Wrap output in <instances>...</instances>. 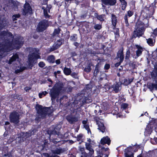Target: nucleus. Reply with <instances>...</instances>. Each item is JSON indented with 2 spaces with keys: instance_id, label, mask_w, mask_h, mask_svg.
I'll return each mask as SVG.
<instances>
[{
  "instance_id": "64",
  "label": "nucleus",
  "mask_w": 157,
  "mask_h": 157,
  "mask_svg": "<svg viewBox=\"0 0 157 157\" xmlns=\"http://www.w3.org/2000/svg\"><path fill=\"white\" fill-rule=\"evenodd\" d=\"M133 79H129L128 80V82L127 83V85H128L131 83V82H132L133 81Z\"/></svg>"
},
{
  "instance_id": "11",
  "label": "nucleus",
  "mask_w": 157,
  "mask_h": 157,
  "mask_svg": "<svg viewBox=\"0 0 157 157\" xmlns=\"http://www.w3.org/2000/svg\"><path fill=\"white\" fill-rule=\"evenodd\" d=\"M151 78L153 81L157 82V63H155L154 65V68L151 72Z\"/></svg>"
},
{
  "instance_id": "52",
  "label": "nucleus",
  "mask_w": 157,
  "mask_h": 157,
  "mask_svg": "<svg viewBox=\"0 0 157 157\" xmlns=\"http://www.w3.org/2000/svg\"><path fill=\"white\" fill-rule=\"evenodd\" d=\"M133 14L134 12L133 11L129 10L127 12V14H126L127 16H128L129 17H131L133 15Z\"/></svg>"
},
{
  "instance_id": "36",
  "label": "nucleus",
  "mask_w": 157,
  "mask_h": 157,
  "mask_svg": "<svg viewBox=\"0 0 157 157\" xmlns=\"http://www.w3.org/2000/svg\"><path fill=\"white\" fill-rule=\"evenodd\" d=\"M147 44L151 46H153L155 44V42H153V39L151 38H149L146 39Z\"/></svg>"
},
{
  "instance_id": "12",
  "label": "nucleus",
  "mask_w": 157,
  "mask_h": 157,
  "mask_svg": "<svg viewBox=\"0 0 157 157\" xmlns=\"http://www.w3.org/2000/svg\"><path fill=\"white\" fill-rule=\"evenodd\" d=\"M116 58L117 59H119V60L123 61L124 56V48L123 47L121 48L117 53Z\"/></svg>"
},
{
  "instance_id": "20",
  "label": "nucleus",
  "mask_w": 157,
  "mask_h": 157,
  "mask_svg": "<svg viewBox=\"0 0 157 157\" xmlns=\"http://www.w3.org/2000/svg\"><path fill=\"white\" fill-rule=\"evenodd\" d=\"M132 148L131 146H130L125 149L124 155L125 157H134V154L133 153L130 155L129 153L131 152V150Z\"/></svg>"
},
{
  "instance_id": "33",
  "label": "nucleus",
  "mask_w": 157,
  "mask_h": 157,
  "mask_svg": "<svg viewBox=\"0 0 157 157\" xmlns=\"http://www.w3.org/2000/svg\"><path fill=\"white\" fill-rule=\"evenodd\" d=\"M98 129L100 130L101 132L104 133L105 131V127L104 126V124L100 122L98 125Z\"/></svg>"
},
{
  "instance_id": "7",
  "label": "nucleus",
  "mask_w": 157,
  "mask_h": 157,
  "mask_svg": "<svg viewBox=\"0 0 157 157\" xmlns=\"http://www.w3.org/2000/svg\"><path fill=\"white\" fill-rule=\"evenodd\" d=\"M9 118L10 121L11 123L17 124L20 122L19 114L16 111L10 113Z\"/></svg>"
},
{
  "instance_id": "1",
  "label": "nucleus",
  "mask_w": 157,
  "mask_h": 157,
  "mask_svg": "<svg viewBox=\"0 0 157 157\" xmlns=\"http://www.w3.org/2000/svg\"><path fill=\"white\" fill-rule=\"evenodd\" d=\"M36 109L38 117L40 118H44L47 115L51 114L52 112L50 107H43L39 104L36 105Z\"/></svg>"
},
{
  "instance_id": "13",
  "label": "nucleus",
  "mask_w": 157,
  "mask_h": 157,
  "mask_svg": "<svg viewBox=\"0 0 157 157\" xmlns=\"http://www.w3.org/2000/svg\"><path fill=\"white\" fill-rule=\"evenodd\" d=\"M66 119L70 124H74L78 121V118L75 116L71 115H68L66 117Z\"/></svg>"
},
{
  "instance_id": "47",
  "label": "nucleus",
  "mask_w": 157,
  "mask_h": 157,
  "mask_svg": "<svg viewBox=\"0 0 157 157\" xmlns=\"http://www.w3.org/2000/svg\"><path fill=\"white\" fill-rule=\"evenodd\" d=\"M81 150L82 151V154L83 155H81L80 157H88V154L87 153H86L85 151L82 152V151H84V148H82L81 149Z\"/></svg>"
},
{
  "instance_id": "40",
  "label": "nucleus",
  "mask_w": 157,
  "mask_h": 157,
  "mask_svg": "<svg viewBox=\"0 0 157 157\" xmlns=\"http://www.w3.org/2000/svg\"><path fill=\"white\" fill-rule=\"evenodd\" d=\"M77 39V36L76 34H74L70 37V40L71 41H76Z\"/></svg>"
},
{
  "instance_id": "39",
  "label": "nucleus",
  "mask_w": 157,
  "mask_h": 157,
  "mask_svg": "<svg viewBox=\"0 0 157 157\" xmlns=\"http://www.w3.org/2000/svg\"><path fill=\"white\" fill-rule=\"evenodd\" d=\"M121 9L122 10H124L126 8L127 4V2L125 1L121 2Z\"/></svg>"
},
{
  "instance_id": "53",
  "label": "nucleus",
  "mask_w": 157,
  "mask_h": 157,
  "mask_svg": "<svg viewBox=\"0 0 157 157\" xmlns=\"http://www.w3.org/2000/svg\"><path fill=\"white\" fill-rule=\"evenodd\" d=\"M45 65L43 61L40 62L38 63L39 66L41 68L44 67Z\"/></svg>"
},
{
  "instance_id": "30",
  "label": "nucleus",
  "mask_w": 157,
  "mask_h": 157,
  "mask_svg": "<svg viewBox=\"0 0 157 157\" xmlns=\"http://www.w3.org/2000/svg\"><path fill=\"white\" fill-rule=\"evenodd\" d=\"M63 39L60 38L59 40H57L54 44L58 48L62 44V41H63Z\"/></svg>"
},
{
  "instance_id": "56",
  "label": "nucleus",
  "mask_w": 157,
  "mask_h": 157,
  "mask_svg": "<svg viewBox=\"0 0 157 157\" xmlns=\"http://www.w3.org/2000/svg\"><path fill=\"white\" fill-rule=\"evenodd\" d=\"M110 67V65L109 63H106L104 66V69L106 70H108Z\"/></svg>"
},
{
  "instance_id": "21",
  "label": "nucleus",
  "mask_w": 157,
  "mask_h": 157,
  "mask_svg": "<svg viewBox=\"0 0 157 157\" xmlns=\"http://www.w3.org/2000/svg\"><path fill=\"white\" fill-rule=\"evenodd\" d=\"M152 131V128L151 126L148 125H147L144 132V135L147 136H149L151 134Z\"/></svg>"
},
{
  "instance_id": "17",
  "label": "nucleus",
  "mask_w": 157,
  "mask_h": 157,
  "mask_svg": "<svg viewBox=\"0 0 157 157\" xmlns=\"http://www.w3.org/2000/svg\"><path fill=\"white\" fill-rule=\"evenodd\" d=\"M12 3L11 9L14 11H17L18 10V6H19L20 3L17 1H15L13 0H11Z\"/></svg>"
},
{
  "instance_id": "57",
  "label": "nucleus",
  "mask_w": 157,
  "mask_h": 157,
  "mask_svg": "<svg viewBox=\"0 0 157 157\" xmlns=\"http://www.w3.org/2000/svg\"><path fill=\"white\" fill-rule=\"evenodd\" d=\"M123 61H121L119 60V61L118 62H117L115 64V67H118L119 66L121 63L123 62Z\"/></svg>"
},
{
  "instance_id": "6",
  "label": "nucleus",
  "mask_w": 157,
  "mask_h": 157,
  "mask_svg": "<svg viewBox=\"0 0 157 157\" xmlns=\"http://www.w3.org/2000/svg\"><path fill=\"white\" fill-rule=\"evenodd\" d=\"M61 89L60 86H54L51 90L50 94L52 100H55L58 97Z\"/></svg>"
},
{
  "instance_id": "3",
  "label": "nucleus",
  "mask_w": 157,
  "mask_h": 157,
  "mask_svg": "<svg viewBox=\"0 0 157 157\" xmlns=\"http://www.w3.org/2000/svg\"><path fill=\"white\" fill-rule=\"evenodd\" d=\"M40 58V54L37 52H33L29 55L28 59L29 64L31 68L37 63V59Z\"/></svg>"
},
{
  "instance_id": "54",
  "label": "nucleus",
  "mask_w": 157,
  "mask_h": 157,
  "mask_svg": "<svg viewBox=\"0 0 157 157\" xmlns=\"http://www.w3.org/2000/svg\"><path fill=\"white\" fill-rule=\"evenodd\" d=\"M43 155L45 157H56L55 156L51 155L50 154L47 153H43Z\"/></svg>"
},
{
  "instance_id": "44",
  "label": "nucleus",
  "mask_w": 157,
  "mask_h": 157,
  "mask_svg": "<svg viewBox=\"0 0 157 157\" xmlns=\"http://www.w3.org/2000/svg\"><path fill=\"white\" fill-rule=\"evenodd\" d=\"M99 67V63H98L95 68V70H94V74H97L99 73V70L98 68Z\"/></svg>"
},
{
  "instance_id": "51",
  "label": "nucleus",
  "mask_w": 157,
  "mask_h": 157,
  "mask_svg": "<svg viewBox=\"0 0 157 157\" xmlns=\"http://www.w3.org/2000/svg\"><path fill=\"white\" fill-rule=\"evenodd\" d=\"M45 11L44 12V17L45 18H49L51 16L48 13L47 10H45Z\"/></svg>"
},
{
  "instance_id": "43",
  "label": "nucleus",
  "mask_w": 157,
  "mask_h": 157,
  "mask_svg": "<svg viewBox=\"0 0 157 157\" xmlns=\"http://www.w3.org/2000/svg\"><path fill=\"white\" fill-rule=\"evenodd\" d=\"M124 22L125 26L126 27H128L129 25V24L128 22V17L126 14L125 15L124 17Z\"/></svg>"
},
{
  "instance_id": "60",
  "label": "nucleus",
  "mask_w": 157,
  "mask_h": 157,
  "mask_svg": "<svg viewBox=\"0 0 157 157\" xmlns=\"http://www.w3.org/2000/svg\"><path fill=\"white\" fill-rule=\"evenodd\" d=\"M153 34L155 36H157V28L155 29L153 32Z\"/></svg>"
},
{
  "instance_id": "18",
  "label": "nucleus",
  "mask_w": 157,
  "mask_h": 157,
  "mask_svg": "<svg viewBox=\"0 0 157 157\" xmlns=\"http://www.w3.org/2000/svg\"><path fill=\"white\" fill-rule=\"evenodd\" d=\"M110 143L111 140L108 136L103 137L100 141L101 144L102 145H104L105 144L109 145L110 144Z\"/></svg>"
},
{
  "instance_id": "8",
  "label": "nucleus",
  "mask_w": 157,
  "mask_h": 157,
  "mask_svg": "<svg viewBox=\"0 0 157 157\" xmlns=\"http://www.w3.org/2000/svg\"><path fill=\"white\" fill-rule=\"evenodd\" d=\"M21 11L24 16H26L28 14L31 15L33 13L32 9L30 4L27 2H26L24 4Z\"/></svg>"
},
{
  "instance_id": "19",
  "label": "nucleus",
  "mask_w": 157,
  "mask_h": 157,
  "mask_svg": "<svg viewBox=\"0 0 157 157\" xmlns=\"http://www.w3.org/2000/svg\"><path fill=\"white\" fill-rule=\"evenodd\" d=\"M155 83L151 82H148L147 83V86L151 91H152L154 90H157V82H155Z\"/></svg>"
},
{
  "instance_id": "14",
  "label": "nucleus",
  "mask_w": 157,
  "mask_h": 157,
  "mask_svg": "<svg viewBox=\"0 0 157 157\" xmlns=\"http://www.w3.org/2000/svg\"><path fill=\"white\" fill-rule=\"evenodd\" d=\"M135 46L137 49L136 51V56L138 57L142 55L143 52L144 50V48L140 45L136 44Z\"/></svg>"
},
{
  "instance_id": "25",
  "label": "nucleus",
  "mask_w": 157,
  "mask_h": 157,
  "mask_svg": "<svg viewBox=\"0 0 157 157\" xmlns=\"http://www.w3.org/2000/svg\"><path fill=\"white\" fill-rule=\"evenodd\" d=\"M86 97H85L80 99L77 103L78 104L79 102H80L79 104L78 105L79 107H81L83 106L85 103H86Z\"/></svg>"
},
{
  "instance_id": "62",
  "label": "nucleus",
  "mask_w": 157,
  "mask_h": 157,
  "mask_svg": "<svg viewBox=\"0 0 157 157\" xmlns=\"http://www.w3.org/2000/svg\"><path fill=\"white\" fill-rule=\"evenodd\" d=\"M39 36L37 34H34L33 36V37L35 39H37L39 37Z\"/></svg>"
},
{
  "instance_id": "15",
  "label": "nucleus",
  "mask_w": 157,
  "mask_h": 157,
  "mask_svg": "<svg viewBox=\"0 0 157 157\" xmlns=\"http://www.w3.org/2000/svg\"><path fill=\"white\" fill-rule=\"evenodd\" d=\"M121 84L119 82H116L113 85H112L111 87L113 88V90L115 92V93H118L121 90L119 89Z\"/></svg>"
},
{
  "instance_id": "48",
  "label": "nucleus",
  "mask_w": 157,
  "mask_h": 157,
  "mask_svg": "<svg viewBox=\"0 0 157 157\" xmlns=\"http://www.w3.org/2000/svg\"><path fill=\"white\" fill-rule=\"evenodd\" d=\"M91 70V68L90 65H88L85 68L84 71L86 72H89Z\"/></svg>"
},
{
  "instance_id": "16",
  "label": "nucleus",
  "mask_w": 157,
  "mask_h": 157,
  "mask_svg": "<svg viewBox=\"0 0 157 157\" xmlns=\"http://www.w3.org/2000/svg\"><path fill=\"white\" fill-rule=\"evenodd\" d=\"M101 2L105 5L110 6L115 5L117 3V0H101Z\"/></svg>"
},
{
  "instance_id": "38",
  "label": "nucleus",
  "mask_w": 157,
  "mask_h": 157,
  "mask_svg": "<svg viewBox=\"0 0 157 157\" xmlns=\"http://www.w3.org/2000/svg\"><path fill=\"white\" fill-rule=\"evenodd\" d=\"M95 16H96L97 19L100 20V21L102 22L104 20V16H105V15L101 14V15H99L98 14H97V15H95Z\"/></svg>"
},
{
  "instance_id": "27",
  "label": "nucleus",
  "mask_w": 157,
  "mask_h": 157,
  "mask_svg": "<svg viewBox=\"0 0 157 157\" xmlns=\"http://www.w3.org/2000/svg\"><path fill=\"white\" fill-rule=\"evenodd\" d=\"M113 32L114 33L115 37H118L120 36L119 29L116 28V25L113 26Z\"/></svg>"
},
{
  "instance_id": "34",
  "label": "nucleus",
  "mask_w": 157,
  "mask_h": 157,
  "mask_svg": "<svg viewBox=\"0 0 157 157\" xmlns=\"http://www.w3.org/2000/svg\"><path fill=\"white\" fill-rule=\"evenodd\" d=\"M102 23L99 24H96V23H93L94 25V28L96 30H99L102 28Z\"/></svg>"
},
{
  "instance_id": "46",
  "label": "nucleus",
  "mask_w": 157,
  "mask_h": 157,
  "mask_svg": "<svg viewBox=\"0 0 157 157\" xmlns=\"http://www.w3.org/2000/svg\"><path fill=\"white\" fill-rule=\"evenodd\" d=\"M58 49V48L54 44H53L52 47L50 48V49L49 50V52H52Z\"/></svg>"
},
{
  "instance_id": "31",
  "label": "nucleus",
  "mask_w": 157,
  "mask_h": 157,
  "mask_svg": "<svg viewBox=\"0 0 157 157\" xmlns=\"http://www.w3.org/2000/svg\"><path fill=\"white\" fill-rule=\"evenodd\" d=\"M55 59V57L53 55H51L48 56L47 59V60L49 62L52 63H54Z\"/></svg>"
},
{
  "instance_id": "9",
  "label": "nucleus",
  "mask_w": 157,
  "mask_h": 157,
  "mask_svg": "<svg viewBox=\"0 0 157 157\" xmlns=\"http://www.w3.org/2000/svg\"><path fill=\"white\" fill-rule=\"evenodd\" d=\"M145 29L135 28V30L132 34L131 39H135L136 37L139 38L142 36L144 34Z\"/></svg>"
},
{
  "instance_id": "50",
  "label": "nucleus",
  "mask_w": 157,
  "mask_h": 157,
  "mask_svg": "<svg viewBox=\"0 0 157 157\" xmlns=\"http://www.w3.org/2000/svg\"><path fill=\"white\" fill-rule=\"evenodd\" d=\"M5 23H3L2 21H1L0 20V30H2L5 27Z\"/></svg>"
},
{
  "instance_id": "26",
  "label": "nucleus",
  "mask_w": 157,
  "mask_h": 157,
  "mask_svg": "<svg viewBox=\"0 0 157 157\" xmlns=\"http://www.w3.org/2000/svg\"><path fill=\"white\" fill-rule=\"evenodd\" d=\"M18 58V56L17 54L13 55L12 57L9 59V63L10 64H12L13 62L15 61Z\"/></svg>"
},
{
  "instance_id": "5",
  "label": "nucleus",
  "mask_w": 157,
  "mask_h": 157,
  "mask_svg": "<svg viewBox=\"0 0 157 157\" xmlns=\"http://www.w3.org/2000/svg\"><path fill=\"white\" fill-rule=\"evenodd\" d=\"M12 38V44L15 48L18 49L21 48L24 44L23 38L21 36H18L15 38L13 37Z\"/></svg>"
},
{
  "instance_id": "2",
  "label": "nucleus",
  "mask_w": 157,
  "mask_h": 157,
  "mask_svg": "<svg viewBox=\"0 0 157 157\" xmlns=\"http://www.w3.org/2000/svg\"><path fill=\"white\" fill-rule=\"evenodd\" d=\"M52 24V22L51 21H49L46 19L42 20L38 23L36 30L39 33L42 32L46 30Z\"/></svg>"
},
{
  "instance_id": "22",
  "label": "nucleus",
  "mask_w": 157,
  "mask_h": 157,
  "mask_svg": "<svg viewBox=\"0 0 157 157\" xmlns=\"http://www.w3.org/2000/svg\"><path fill=\"white\" fill-rule=\"evenodd\" d=\"M0 35L3 36H7L8 37L11 38H13L14 37L13 36L11 32H8L5 31H2L0 33Z\"/></svg>"
},
{
  "instance_id": "35",
  "label": "nucleus",
  "mask_w": 157,
  "mask_h": 157,
  "mask_svg": "<svg viewBox=\"0 0 157 157\" xmlns=\"http://www.w3.org/2000/svg\"><path fill=\"white\" fill-rule=\"evenodd\" d=\"M130 54V50L129 49H127L126 52L125 56V61H129Z\"/></svg>"
},
{
  "instance_id": "63",
  "label": "nucleus",
  "mask_w": 157,
  "mask_h": 157,
  "mask_svg": "<svg viewBox=\"0 0 157 157\" xmlns=\"http://www.w3.org/2000/svg\"><path fill=\"white\" fill-rule=\"evenodd\" d=\"M56 63L57 65H59L60 63V59H58L56 60Z\"/></svg>"
},
{
  "instance_id": "61",
  "label": "nucleus",
  "mask_w": 157,
  "mask_h": 157,
  "mask_svg": "<svg viewBox=\"0 0 157 157\" xmlns=\"http://www.w3.org/2000/svg\"><path fill=\"white\" fill-rule=\"evenodd\" d=\"M71 76L73 77L76 78L77 76V74L75 72H73L71 74Z\"/></svg>"
},
{
  "instance_id": "24",
  "label": "nucleus",
  "mask_w": 157,
  "mask_h": 157,
  "mask_svg": "<svg viewBox=\"0 0 157 157\" xmlns=\"http://www.w3.org/2000/svg\"><path fill=\"white\" fill-rule=\"evenodd\" d=\"M12 3H11V0H9L8 2L5 4L3 8L6 11H8V10H11Z\"/></svg>"
},
{
  "instance_id": "59",
  "label": "nucleus",
  "mask_w": 157,
  "mask_h": 157,
  "mask_svg": "<svg viewBox=\"0 0 157 157\" xmlns=\"http://www.w3.org/2000/svg\"><path fill=\"white\" fill-rule=\"evenodd\" d=\"M47 7L48 9L47 10H48V12L49 13H50V10L52 8V6L51 5H49V6H48V5H47Z\"/></svg>"
},
{
  "instance_id": "41",
  "label": "nucleus",
  "mask_w": 157,
  "mask_h": 157,
  "mask_svg": "<svg viewBox=\"0 0 157 157\" xmlns=\"http://www.w3.org/2000/svg\"><path fill=\"white\" fill-rule=\"evenodd\" d=\"M61 29L59 28L55 29L53 33V36H55L57 35H58L59 34Z\"/></svg>"
},
{
  "instance_id": "42",
  "label": "nucleus",
  "mask_w": 157,
  "mask_h": 157,
  "mask_svg": "<svg viewBox=\"0 0 157 157\" xmlns=\"http://www.w3.org/2000/svg\"><path fill=\"white\" fill-rule=\"evenodd\" d=\"M21 17V15L19 13L13 15L12 16V18L13 21H14L17 20V18H19Z\"/></svg>"
},
{
  "instance_id": "37",
  "label": "nucleus",
  "mask_w": 157,
  "mask_h": 157,
  "mask_svg": "<svg viewBox=\"0 0 157 157\" xmlns=\"http://www.w3.org/2000/svg\"><path fill=\"white\" fill-rule=\"evenodd\" d=\"M71 71L70 68L65 67L63 70V72L64 74L67 75H69L70 74Z\"/></svg>"
},
{
  "instance_id": "23",
  "label": "nucleus",
  "mask_w": 157,
  "mask_h": 157,
  "mask_svg": "<svg viewBox=\"0 0 157 157\" xmlns=\"http://www.w3.org/2000/svg\"><path fill=\"white\" fill-rule=\"evenodd\" d=\"M144 23L141 21L138 20L137 21L135 27V28L137 29H145L144 27Z\"/></svg>"
},
{
  "instance_id": "29",
  "label": "nucleus",
  "mask_w": 157,
  "mask_h": 157,
  "mask_svg": "<svg viewBox=\"0 0 157 157\" xmlns=\"http://www.w3.org/2000/svg\"><path fill=\"white\" fill-rule=\"evenodd\" d=\"M111 22L113 26L116 25L117 23V17L116 15L114 14H112L111 15Z\"/></svg>"
},
{
  "instance_id": "45",
  "label": "nucleus",
  "mask_w": 157,
  "mask_h": 157,
  "mask_svg": "<svg viewBox=\"0 0 157 157\" xmlns=\"http://www.w3.org/2000/svg\"><path fill=\"white\" fill-rule=\"evenodd\" d=\"M83 136V135L82 134H80L77 135V140L78 141H81L82 142L83 141L82 138Z\"/></svg>"
},
{
  "instance_id": "58",
  "label": "nucleus",
  "mask_w": 157,
  "mask_h": 157,
  "mask_svg": "<svg viewBox=\"0 0 157 157\" xmlns=\"http://www.w3.org/2000/svg\"><path fill=\"white\" fill-rule=\"evenodd\" d=\"M86 148V149H88L90 147H91V146L90 144L89 143H86L85 144Z\"/></svg>"
},
{
  "instance_id": "32",
  "label": "nucleus",
  "mask_w": 157,
  "mask_h": 157,
  "mask_svg": "<svg viewBox=\"0 0 157 157\" xmlns=\"http://www.w3.org/2000/svg\"><path fill=\"white\" fill-rule=\"evenodd\" d=\"M37 131L36 129L34 128L32 130H30L29 131L26 132V135L28 136V137H30L32 135H34L36 133Z\"/></svg>"
},
{
  "instance_id": "10",
  "label": "nucleus",
  "mask_w": 157,
  "mask_h": 157,
  "mask_svg": "<svg viewBox=\"0 0 157 157\" xmlns=\"http://www.w3.org/2000/svg\"><path fill=\"white\" fill-rule=\"evenodd\" d=\"M157 2L155 1L153 3H152L150 5L149 7L145 6L146 10L148 11V13L150 15H153L155 12V9L156 8V4Z\"/></svg>"
},
{
  "instance_id": "49",
  "label": "nucleus",
  "mask_w": 157,
  "mask_h": 157,
  "mask_svg": "<svg viewBox=\"0 0 157 157\" xmlns=\"http://www.w3.org/2000/svg\"><path fill=\"white\" fill-rule=\"evenodd\" d=\"M128 104L125 103H122L121 104V107L123 109H125L128 107Z\"/></svg>"
},
{
  "instance_id": "55",
  "label": "nucleus",
  "mask_w": 157,
  "mask_h": 157,
  "mask_svg": "<svg viewBox=\"0 0 157 157\" xmlns=\"http://www.w3.org/2000/svg\"><path fill=\"white\" fill-rule=\"evenodd\" d=\"M70 37V32L68 31L67 33H66V34L64 38L65 40H68Z\"/></svg>"
},
{
  "instance_id": "4",
  "label": "nucleus",
  "mask_w": 157,
  "mask_h": 157,
  "mask_svg": "<svg viewBox=\"0 0 157 157\" xmlns=\"http://www.w3.org/2000/svg\"><path fill=\"white\" fill-rule=\"evenodd\" d=\"M8 42L5 44H0V56L3 57L4 56V54L8 51L10 48H11L12 44V41L10 42L8 38L7 39Z\"/></svg>"
},
{
  "instance_id": "28",
  "label": "nucleus",
  "mask_w": 157,
  "mask_h": 157,
  "mask_svg": "<svg viewBox=\"0 0 157 157\" xmlns=\"http://www.w3.org/2000/svg\"><path fill=\"white\" fill-rule=\"evenodd\" d=\"M51 151L53 154L59 155L63 153L64 151L61 148H56L55 150H52Z\"/></svg>"
}]
</instances>
